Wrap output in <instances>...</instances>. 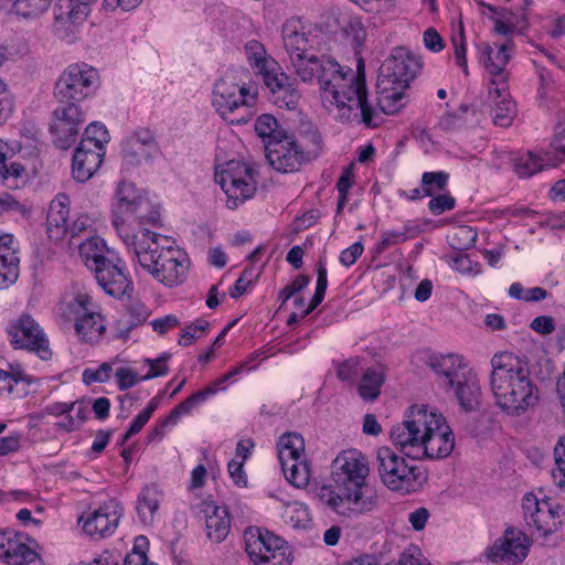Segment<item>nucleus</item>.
I'll return each mask as SVG.
<instances>
[{
    "mask_svg": "<svg viewBox=\"0 0 565 565\" xmlns=\"http://www.w3.org/2000/svg\"><path fill=\"white\" fill-rule=\"evenodd\" d=\"M79 255L86 267L90 270L114 257V253L107 248L105 241L98 236L88 237L81 243Z\"/></svg>",
    "mask_w": 565,
    "mask_h": 565,
    "instance_id": "obj_34",
    "label": "nucleus"
},
{
    "mask_svg": "<svg viewBox=\"0 0 565 565\" xmlns=\"http://www.w3.org/2000/svg\"><path fill=\"white\" fill-rule=\"evenodd\" d=\"M488 102L491 106L493 124L499 127H509L516 115V106L511 98L509 85L490 86Z\"/></svg>",
    "mask_w": 565,
    "mask_h": 565,
    "instance_id": "obj_27",
    "label": "nucleus"
},
{
    "mask_svg": "<svg viewBox=\"0 0 565 565\" xmlns=\"http://www.w3.org/2000/svg\"><path fill=\"white\" fill-rule=\"evenodd\" d=\"M143 196L145 195L141 194L132 183H119L116 191V204L114 209L113 222L115 218L120 217L131 227V211L136 207L139 200H142Z\"/></svg>",
    "mask_w": 565,
    "mask_h": 565,
    "instance_id": "obj_32",
    "label": "nucleus"
},
{
    "mask_svg": "<svg viewBox=\"0 0 565 565\" xmlns=\"http://www.w3.org/2000/svg\"><path fill=\"white\" fill-rule=\"evenodd\" d=\"M452 46L455 53L456 64L462 68L465 74H468V63H467V49H466V38L463 32V26L459 25V31L457 34L452 35Z\"/></svg>",
    "mask_w": 565,
    "mask_h": 565,
    "instance_id": "obj_55",
    "label": "nucleus"
},
{
    "mask_svg": "<svg viewBox=\"0 0 565 565\" xmlns=\"http://www.w3.org/2000/svg\"><path fill=\"white\" fill-rule=\"evenodd\" d=\"M257 93L239 79L234 68L224 71L214 82L211 104L220 117L232 125L247 124L253 115Z\"/></svg>",
    "mask_w": 565,
    "mask_h": 565,
    "instance_id": "obj_6",
    "label": "nucleus"
},
{
    "mask_svg": "<svg viewBox=\"0 0 565 565\" xmlns=\"http://www.w3.org/2000/svg\"><path fill=\"white\" fill-rule=\"evenodd\" d=\"M99 82L98 71L86 63H73L58 76L54 85L57 103L82 102L92 96Z\"/></svg>",
    "mask_w": 565,
    "mask_h": 565,
    "instance_id": "obj_11",
    "label": "nucleus"
},
{
    "mask_svg": "<svg viewBox=\"0 0 565 565\" xmlns=\"http://www.w3.org/2000/svg\"><path fill=\"white\" fill-rule=\"evenodd\" d=\"M266 158L275 170L282 173L297 171L306 163L295 139L287 135L280 139L267 141Z\"/></svg>",
    "mask_w": 565,
    "mask_h": 565,
    "instance_id": "obj_22",
    "label": "nucleus"
},
{
    "mask_svg": "<svg viewBox=\"0 0 565 565\" xmlns=\"http://www.w3.org/2000/svg\"><path fill=\"white\" fill-rule=\"evenodd\" d=\"M60 106L54 110V119L63 122L83 125L85 120L84 111L78 102L58 103Z\"/></svg>",
    "mask_w": 565,
    "mask_h": 565,
    "instance_id": "obj_48",
    "label": "nucleus"
},
{
    "mask_svg": "<svg viewBox=\"0 0 565 565\" xmlns=\"http://www.w3.org/2000/svg\"><path fill=\"white\" fill-rule=\"evenodd\" d=\"M158 405V398H152L149 402L148 406L142 412H140L131 422L128 430L122 437V443L127 441L130 437L138 434L143 428V426L149 422L153 412L157 409Z\"/></svg>",
    "mask_w": 565,
    "mask_h": 565,
    "instance_id": "obj_51",
    "label": "nucleus"
},
{
    "mask_svg": "<svg viewBox=\"0 0 565 565\" xmlns=\"http://www.w3.org/2000/svg\"><path fill=\"white\" fill-rule=\"evenodd\" d=\"M384 383V374L379 369H367L358 386V392L363 399L374 401L381 393Z\"/></svg>",
    "mask_w": 565,
    "mask_h": 565,
    "instance_id": "obj_42",
    "label": "nucleus"
},
{
    "mask_svg": "<svg viewBox=\"0 0 565 565\" xmlns=\"http://www.w3.org/2000/svg\"><path fill=\"white\" fill-rule=\"evenodd\" d=\"M555 468L552 470L554 484L565 490V435L559 437L554 447Z\"/></svg>",
    "mask_w": 565,
    "mask_h": 565,
    "instance_id": "obj_50",
    "label": "nucleus"
},
{
    "mask_svg": "<svg viewBox=\"0 0 565 565\" xmlns=\"http://www.w3.org/2000/svg\"><path fill=\"white\" fill-rule=\"evenodd\" d=\"M523 520L532 535L547 537L562 525V505L551 498L540 499L533 492L522 498Z\"/></svg>",
    "mask_w": 565,
    "mask_h": 565,
    "instance_id": "obj_13",
    "label": "nucleus"
},
{
    "mask_svg": "<svg viewBox=\"0 0 565 565\" xmlns=\"http://www.w3.org/2000/svg\"><path fill=\"white\" fill-rule=\"evenodd\" d=\"M96 0H60L54 10V29L63 38L74 33L88 17Z\"/></svg>",
    "mask_w": 565,
    "mask_h": 565,
    "instance_id": "obj_21",
    "label": "nucleus"
},
{
    "mask_svg": "<svg viewBox=\"0 0 565 565\" xmlns=\"http://www.w3.org/2000/svg\"><path fill=\"white\" fill-rule=\"evenodd\" d=\"M256 168L239 160H230L217 166L215 181L227 196L226 205L235 210L256 192Z\"/></svg>",
    "mask_w": 565,
    "mask_h": 565,
    "instance_id": "obj_10",
    "label": "nucleus"
},
{
    "mask_svg": "<svg viewBox=\"0 0 565 565\" xmlns=\"http://www.w3.org/2000/svg\"><path fill=\"white\" fill-rule=\"evenodd\" d=\"M280 467L286 480L295 488L301 489L309 483L310 472L303 457L290 461L281 460Z\"/></svg>",
    "mask_w": 565,
    "mask_h": 565,
    "instance_id": "obj_38",
    "label": "nucleus"
},
{
    "mask_svg": "<svg viewBox=\"0 0 565 565\" xmlns=\"http://www.w3.org/2000/svg\"><path fill=\"white\" fill-rule=\"evenodd\" d=\"M259 269L245 268L239 278L235 281L233 289L230 295L232 298H239L248 287L259 277Z\"/></svg>",
    "mask_w": 565,
    "mask_h": 565,
    "instance_id": "obj_56",
    "label": "nucleus"
},
{
    "mask_svg": "<svg viewBox=\"0 0 565 565\" xmlns=\"http://www.w3.org/2000/svg\"><path fill=\"white\" fill-rule=\"evenodd\" d=\"M121 515L122 507L111 500L88 513L87 516H81L78 523L87 535L103 539L115 532Z\"/></svg>",
    "mask_w": 565,
    "mask_h": 565,
    "instance_id": "obj_18",
    "label": "nucleus"
},
{
    "mask_svg": "<svg viewBox=\"0 0 565 565\" xmlns=\"http://www.w3.org/2000/svg\"><path fill=\"white\" fill-rule=\"evenodd\" d=\"M448 387L452 390L454 395L463 411L471 412L478 407L480 385L477 374L471 370L466 371Z\"/></svg>",
    "mask_w": 565,
    "mask_h": 565,
    "instance_id": "obj_29",
    "label": "nucleus"
},
{
    "mask_svg": "<svg viewBox=\"0 0 565 565\" xmlns=\"http://www.w3.org/2000/svg\"><path fill=\"white\" fill-rule=\"evenodd\" d=\"M377 472L383 484L402 494L416 492L426 480L420 467L411 465L403 456L387 446L376 451Z\"/></svg>",
    "mask_w": 565,
    "mask_h": 565,
    "instance_id": "obj_7",
    "label": "nucleus"
},
{
    "mask_svg": "<svg viewBox=\"0 0 565 565\" xmlns=\"http://www.w3.org/2000/svg\"><path fill=\"white\" fill-rule=\"evenodd\" d=\"M131 218H135L140 225H156L160 221V212L156 204L147 196H143L131 211L130 220Z\"/></svg>",
    "mask_w": 565,
    "mask_h": 565,
    "instance_id": "obj_45",
    "label": "nucleus"
},
{
    "mask_svg": "<svg viewBox=\"0 0 565 565\" xmlns=\"http://www.w3.org/2000/svg\"><path fill=\"white\" fill-rule=\"evenodd\" d=\"M390 439L413 459H444L455 447V437L446 418L427 405H413L405 419L392 427Z\"/></svg>",
    "mask_w": 565,
    "mask_h": 565,
    "instance_id": "obj_4",
    "label": "nucleus"
},
{
    "mask_svg": "<svg viewBox=\"0 0 565 565\" xmlns=\"http://www.w3.org/2000/svg\"><path fill=\"white\" fill-rule=\"evenodd\" d=\"M199 404L194 395H191L178 406H175L170 414L163 418V425H175L179 418L183 415H188Z\"/></svg>",
    "mask_w": 565,
    "mask_h": 565,
    "instance_id": "obj_61",
    "label": "nucleus"
},
{
    "mask_svg": "<svg viewBox=\"0 0 565 565\" xmlns=\"http://www.w3.org/2000/svg\"><path fill=\"white\" fill-rule=\"evenodd\" d=\"M114 376L120 391H126L141 381V376H139L132 369L124 366L118 367L115 371Z\"/></svg>",
    "mask_w": 565,
    "mask_h": 565,
    "instance_id": "obj_62",
    "label": "nucleus"
},
{
    "mask_svg": "<svg viewBox=\"0 0 565 565\" xmlns=\"http://www.w3.org/2000/svg\"><path fill=\"white\" fill-rule=\"evenodd\" d=\"M366 458L356 449L343 450L331 465V482L317 490L319 502L338 516L356 519L377 508L376 490L367 481Z\"/></svg>",
    "mask_w": 565,
    "mask_h": 565,
    "instance_id": "obj_2",
    "label": "nucleus"
},
{
    "mask_svg": "<svg viewBox=\"0 0 565 565\" xmlns=\"http://www.w3.org/2000/svg\"><path fill=\"white\" fill-rule=\"evenodd\" d=\"M68 218H63L62 216H49L46 218L47 224V235L52 241H60L64 237V235L70 231L71 225L68 224Z\"/></svg>",
    "mask_w": 565,
    "mask_h": 565,
    "instance_id": "obj_60",
    "label": "nucleus"
},
{
    "mask_svg": "<svg viewBox=\"0 0 565 565\" xmlns=\"http://www.w3.org/2000/svg\"><path fill=\"white\" fill-rule=\"evenodd\" d=\"M255 131L267 146V141L280 139L286 136L279 127L277 119L270 114H263L255 121Z\"/></svg>",
    "mask_w": 565,
    "mask_h": 565,
    "instance_id": "obj_43",
    "label": "nucleus"
},
{
    "mask_svg": "<svg viewBox=\"0 0 565 565\" xmlns=\"http://www.w3.org/2000/svg\"><path fill=\"white\" fill-rule=\"evenodd\" d=\"M58 315L72 322L78 338L85 342L97 341L105 331L104 319L96 312L90 296L84 292L65 298L58 303Z\"/></svg>",
    "mask_w": 565,
    "mask_h": 565,
    "instance_id": "obj_9",
    "label": "nucleus"
},
{
    "mask_svg": "<svg viewBox=\"0 0 565 565\" xmlns=\"http://www.w3.org/2000/svg\"><path fill=\"white\" fill-rule=\"evenodd\" d=\"M295 142L305 162L317 159L323 151L324 143L321 134L311 124H303L301 126Z\"/></svg>",
    "mask_w": 565,
    "mask_h": 565,
    "instance_id": "obj_33",
    "label": "nucleus"
},
{
    "mask_svg": "<svg viewBox=\"0 0 565 565\" xmlns=\"http://www.w3.org/2000/svg\"><path fill=\"white\" fill-rule=\"evenodd\" d=\"M279 461L303 457L305 440L297 433H286L280 436L277 445Z\"/></svg>",
    "mask_w": 565,
    "mask_h": 565,
    "instance_id": "obj_40",
    "label": "nucleus"
},
{
    "mask_svg": "<svg viewBox=\"0 0 565 565\" xmlns=\"http://www.w3.org/2000/svg\"><path fill=\"white\" fill-rule=\"evenodd\" d=\"M284 515L289 520L290 524L297 529H306L311 523L309 508L298 501L287 503Z\"/></svg>",
    "mask_w": 565,
    "mask_h": 565,
    "instance_id": "obj_47",
    "label": "nucleus"
},
{
    "mask_svg": "<svg viewBox=\"0 0 565 565\" xmlns=\"http://www.w3.org/2000/svg\"><path fill=\"white\" fill-rule=\"evenodd\" d=\"M210 323L206 320L198 319L192 324L182 330L179 344L189 347L195 339L201 338L207 331Z\"/></svg>",
    "mask_w": 565,
    "mask_h": 565,
    "instance_id": "obj_53",
    "label": "nucleus"
},
{
    "mask_svg": "<svg viewBox=\"0 0 565 565\" xmlns=\"http://www.w3.org/2000/svg\"><path fill=\"white\" fill-rule=\"evenodd\" d=\"M19 243L12 234L0 235V289L8 288L19 277Z\"/></svg>",
    "mask_w": 565,
    "mask_h": 565,
    "instance_id": "obj_25",
    "label": "nucleus"
},
{
    "mask_svg": "<svg viewBox=\"0 0 565 565\" xmlns=\"http://www.w3.org/2000/svg\"><path fill=\"white\" fill-rule=\"evenodd\" d=\"M113 367L109 363H103L96 369H85L82 380L85 384L104 383L110 379Z\"/></svg>",
    "mask_w": 565,
    "mask_h": 565,
    "instance_id": "obj_59",
    "label": "nucleus"
},
{
    "mask_svg": "<svg viewBox=\"0 0 565 565\" xmlns=\"http://www.w3.org/2000/svg\"><path fill=\"white\" fill-rule=\"evenodd\" d=\"M34 545L24 533L0 532V559L9 565H41Z\"/></svg>",
    "mask_w": 565,
    "mask_h": 565,
    "instance_id": "obj_17",
    "label": "nucleus"
},
{
    "mask_svg": "<svg viewBox=\"0 0 565 565\" xmlns=\"http://www.w3.org/2000/svg\"><path fill=\"white\" fill-rule=\"evenodd\" d=\"M265 86L269 90V99L279 108L296 109L301 94L294 79L278 66L263 77Z\"/></svg>",
    "mask_w": 565,
    "mask_h": 565,
    "instance_id": "obj_20",
    "label": "nucleus"
},
{
    "mask_svg": "<svg viewBox=\"0 0 565 565\" xmlns=\"http://www.w3.org/2000/svg\"><path fill=\"white\" fill-rule=\"evenodd\" d=\"M548 164L533 152H527L513 160V170L520 178H530Z\"/></svg>",
    "mask_w": 565,
    "mask_h": 565,
    "instance_id": "obj_44",
    "label": "nucleus"
},
{
    "mask_svg": "<svg viewBox=\"0 0 565 565\" xmlns=\"http://www.w3.org/2000/svg\"><path fill=\"white\" fill-rule=\"evenodd\" d=\"M53 0H11L12 10L23 18H35L49 10Z\"/></svg>",
    "mask_w": 565,
    "mask_h": 565,
    "instance_id": "obj_46",
    "label": "nucleus"
},
{
    "mask_svg": "<svg viewBox=\"0 0 565 565\" xmlns=\"http://www.w3.org/2000/svg\"><path fill=\"white\" fill-rule=\"evenodd\" d=\"M490 363V388L497 407L508 416L519 417L537 405L540 390L525 359L511 352H500L491 358Z\"/></svg>",
    "mask_w": 565,
    "mask_h": 565,
    "instance_id": "obj_5",
    "label": "nucleus"
},
{
    "mask_svg": "<svg viewBox=\"0 0 565 565\" xmlns=\"http://www.w3.org/2000/svg\"><path fill=\"white\" fill-rule=\"evenodd\" d=\"M397 565H429V563L417 546L411 545L401 554Z\"/></svg>",
    "mask_w": 565,
    "mask_h": 565,
    "instance_id": "obj_63",
    "label": "nucleus"
},
{
    "mask_svg": "<svg viewBox=\"0 0 565 565\" xmlns=\"http://www.w3.org/2000/svg\"><path fill=\"white\" fill-rule=\"evenodd\" d=\"M361 371L360 360L351 358L338 365L337 376L342 382L353 384Z\"/></svg>",
    "mask_w": 565,
    "mask_h": 565,
    "instance_id": "obj_57",
    "label": "nucleus"
},
{
    "mask_svg": "<svg viewBox=\"0 0 565 565\" xmlns=\"http://www.w3.org/2000/svg\"><path fill=\"white\" fill-rule=\"evenodd\" d=\"M0 181L8 189H19L25 183V169L21 163L12 162L0 166Z\"/></svg>",
    "mask_w": 565,
    "mask_h": 565,
    "instance_id": "obj_49",
    "label": "nucleus"
},
{
    "mask_svg": "<svg viewBox=\"0 0 565 565\" xmlns=\"http://www.w3.org/2000/svg\"><path fill=\"white\" fill-rule=\"evenodd\" d=\"M282 40L294 73L303 83H318L322 105L335 120L367 128L380 124L381 115L369 100L364 75L344 70L331 56L317 54L322 43L319 29L289 21L282 28Z\"/></svg>",
    "mask_w": 565,
    "mask_h": 565,
    "instance_id": "obj_1",
    "label": "nucleus"
},
{
    "mask_svg": "<svg viewBox=\"0 0 565 565\" xmlns=\"http://www.w3.org/2000/svg\"><path fill=\"white\" fill-rule=\"evenodd\" d=\"M160 152L154 134L149 129H139L122 142V158L127 164H140L152 160Z\"/></svg>",
    "mask_w": 565,
    "mask_h": 565,
    "instance_id": "obj_23",
    "label": "nucleus"
},
{
    "mask_svg": "<svg viewBox=\"0 0 565 565\" xmlns=\"http://www.w3.org/2000/svg\"><path fill=\"white\" fill-rule=\"evenodd\" d=\"M512 50L513 45L510 41L494 45V47L489 44L481 45L484 67L492 76L490 86L508 85L509 74L505 66L511 58Z\"/></svg>",
    "mask_w": 565,
    "mask_h": 565,
    "instance_id": "obj_24",
    "label": "nucleus"
},
{
    "mask_svg": "<svg viewBox=\"0 0 565 565\" xmlns=\"http://www.w3.org/2000/svg\"><path fill=\"white\" fill-rule=\"evenodd\" d=\"M169 359L170 355L168 353H163L157 359L145 360V362L149 365V371L141 376V381H148L154 377L167 375L169 372V367L167 365Z\"/></svg>",
    "mask_w": 565,
    "mask_h": 565,
    "instance_id": "obj_58",
    "label": "nucleus"
},
{
    "mask_svg": "<svg viewBox=\"0 0 565 565\" xmlns=\"http://www.w3.org/2000/svg\"><path fill=\"white\" fill-rule=\"evenodd\" d=\"M201 512L205 519L206 537L213 543L223 542L231 530V516L227 508L213 501H203Z\"/></svg>",
    "mask_w": 565,
    "mask_h": 565,
    "instance_id": "obj_26",
    "label": "nucleus"
},
{
    "mask_svg": "<svg viewBox=\"0 0 565 565\" xmlns=\"http://www.w3.org/2000/svg\"><path fill=\"white\" fill-rule=\"evenodd\" d=\"M117 236L125 245L131 260L164 286L181 284L186 275L189 258L175 243L148 228L135 230L117 217L114 221Z\"/></svg>",
    "mask_w": 565,
    "mask_h": 565,
    "instance_id": "obj_3",
    "label": "nucleus"
},
{
    "mask_svg": "<svg viewBox=\"0 0 565 565\" xmlns=\"http://www.w3.org/2000/svg\"><path fill=\"white\" fill-rule=\"evenodd\" d=\"M82 125L53 120L50 131L53 136V142L61 149H68L76 141Z\"/></svg>",
    "mask_w": 565,
    "mask_h": 565,
    "instance_id": "obj_41",
    "label": "nucleus"
},
{
    "mask_svg": "<svg viewBox=\"0 0 565 565\" xmlns=\"http://www.w3.org/2000/svg\"><path fill=\"white\" fill-rule=\"evenodd\" d=\"M161 500L162 492L156 484L146 486L138 494L137 513L145 525L153 523Z\"/></svg>",
    "mask_w": 565,
    "mask_h": 565,
    "instance_id": "obj_35",
    "label": "nucleus"
},
{
    "mask_svg": "<svg viewBox=\"0 0 565 565\" xmlns=\"http://www.w3.org/2000/svg\"><path fill=\"white\" fill-rule=\"evenodd\" d=\"M109 139L105 125L94 121L86 127L72 160V175L77 182L88 181L100 168Z\"/></svg>",
    "mask_w": 565,
    "mask_h": 565,
    "instance_id": "obj_8",
    "label": "nucleus"
},
{
    "mask_svg": "<svg viewBox=\"0 0 565 565\" xmlns=\"http://www.w3.org/2000/svg\"><path fill=\"white\" fill-rule=\"evenodd\" d=\"M449 174L444 171L424 172L422 175V185L429 191L428 196L444 191L448 184Z\"/></svg>",
    "mask_w": 565,
    "mask_h": 565,
    "instance_id": "obj_52",
    "label": "nucleus"
},
{
    "mask_svg": "<svg viewBox=\"0 0 565 565\" xmlns=\"http://www.w3.org/2000/svg\"><path fill=\"white\" fill-rule=\"evenodd\" d=\"M70 198L64 193H58L50 204L49 216H62L68 218L70 215Z\"/></svg>",
    "mask_w": 565,
    "mask_h": 565,
    "instance_id": "obj_64",
    "label": "nucleus"
},
{
    "mask_svg": "<svg viewBox=\"0 0 565 565\" xmlns=\"http://www.w3.org/2000/svg\"><path fill=\"white\" fill-rule=\"evenodd\" d=\"M245 551L255 565H290L286 542L268 530L248 527L244 532Z\"/></svg>",
    "mask_w": 565,
    "mask_h": 565,
    "instance_id": "obj_12",
    "label": "nucleus"
},
{
    "mask_svg": "<svg viewBox=\"0 0 565 565\" xmlns=\"http://www.w3.org/2000/svg\"><path fill=\"white\" fill-rule=\"evenodd\" d=\"M420 233L418 225L413 222H407L399 230H387L382 232L381 239L375 246V250L381 254L388 247L404 243L408 239L416 237Z\"/></svg>",
    "mask_w": 565,
    "mask_h": 565,
    "instance_id": "obj_36",
    "label": "nucleus"
},
{
    "mask_svg": "<svg viewBox=\"0 0 565 565\" xmlns=\"http://www.w3.org/2000/svg\"><path fill=\"white\" fill-rule=\"evenodd\" d=\"M245 53L249 65L263 77L279 66L274 58L267 57L265 47L258 41L247 42Z\"/></svg>",
    "mask_w": 565,
    "mask_h": 565,
    "instance_id": "obj_37",
    "label": "nucleus"
},
{
    "mask_svg": "<svg viewBox=\"0 0 565 565\" xmlns=\"http://www.w3.org/2000/svg\"><path fill=\"white\" fill-rule=\"evenodd\" d=\"M377 106L387 115L397 114L406 105L405 90L408 86L377 79Z\"/></svg>",
    "mask_w": 565,
    "mask_h": 565,
    "instance_id": "obj_30",
    "label": "nucleus"
},
{
    "mask_svg": "<svg viewBox=\"0 0 565 565\" xmlns=\"http://www.w3.org/2000/svg\"><path fill=\"white\" fill-rule=\"evenodd\" d=\"M317 276L316 291L309 306L303 309L300 315L291 312L287 321L288 324L298 322L300 319L312 312L322 302L328 287L327 268L322 262L318 264Z\"/></svg>",
    "mask_w": 565,
    "mask_h": 565,
    "instance_id": "obj_39",
    "label": "nucleus"
},
{
    "mask_svg": "<svg viewBox=\"0 0 565 565\" xmlns=\"http://www.w3.org/2000/svg\"><path fill=\"white\" fill-rule=\"evenodd\" d=\"M93 271L100 288L109 296L120 298L132 290V281L120 258L110 257Z\"/></svg>",
    "mask_w": 565,
    "mask_h": 565,
    "instance_id": "obj_19",
    "label": "nucleus"
},
{
    "mask_svg": "<svg viewBox=\"0 0 565 565\" xmlns=\"http://www.w3.org/2000/svg\"><path fill=\"white\" fill-rule=\"evenodd\" d=\"M427 365L438 376L441 385L448 387L466 371H468L462 362V356L458 354H428Z\"/></svg>",
    "mask_w": 565,
    "mask_h": 565,
    "instance_id": "obj_28",
    "label": "nucleus"
},
{
    "mask_svg": "<svg viewBox=\"0 0 565 565\" xmlns=\"http://www.w3.org/2000/svg\"><path fill=\"white\" fill-rule=\"evenodd\" d=\"M477 239V233L470 226H459L451 235V245L456 249H468Z\"/></svg>",
    "mask_w": 565,
    "mask_h": 565,
    "instance_id": "obj_54",
    "label": "nucleus"
},
{
    "mask_svg": "<svg viewBox=\"0 0 565 565\" xmlns=\"http://www.w3.org/2000/svg\"><path fill=\"white\" fill-rule=\"evenodd\" d=\"M11 342L15 348L35 352L41 359L51 356L49 341L39 323L30 316H23L9 328Z\"/></svg>",
    "mask_w": 565,
    "mask_h": 565,
    "instance_id": "obj_16",
    "label": "nucleus"
},
{
    "mask_svg": "<svg viewBox=\"0 0 565 565\" xmlns=\"http://www.w3.org/2000/svg\"><path fill=\"white\" fill-rule=\"evenodd\" d=\"M420 68L422 62L418 56L404 46H396L382 63L377 79L409 86Z\"/></svg>",
    "mask_w": 565,
    "mask_h": 565,
    "instance_id": "obj_14",
    "label": "nucleus"
},
{
    "mask_svg": "<svg viewBox=\"0 0 565 565\" xmlns=\"http://www.w3.org/2000/svg\"><path fill=\"white\" fill-rule=\"evenodd\" d=\"M531 545L532 540L525 533L509 527L495 540L487 555L493 563L518 565L526 558Z\"/></svg>",
    "mask_w": 565,
    "mask_h": 565,
    "instance_id": "obj_15",
    "label": "nucleus"
},
{
    "mask_svg": "<svg viewBox=\"0 0 565 565\" xmlns=\"http://www.w3.org/2000/svg\"><path fill=\"white\" fill-rule=\"evenodd\" d=\"M32 379L20 366L0 369V395L22 398L28 395Z\"/></svg>",
    "mask_w": 565,
    "mask_h": 565,
    "instance_id": "obj_31",
    "label": "nucleus"
}]
</instances>
